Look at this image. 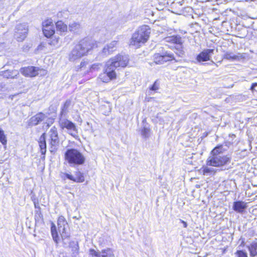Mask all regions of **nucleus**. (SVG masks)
<instances>
[{
    "label": "nucleus",
    "instance_id": "obj_13",
    "mask_svg": "<svg viewBox=\"0 0 257 257\" xmlns=\"http://www.w3.org/2000/svg\"><path fill=\"white\" fill-rule=\"evenodd\" d=\"M113 253L110 248L103 249L101 251L90 249L89 251V257H113Z\"/></svg>",
    "mask_w": 257,
    "mask_h": 257
},
{
    "label": "nucleus",
    "instance_id": "obj_3",
    "mask_svg": "<svg viewBox=\"0 0 257 257\" xmlns=\"http://www.w3.org/2000/svg\"><path fill=\"white\" fill-rule=\"evenodd\" d=\"M151 33V29L147 25L140 27L132 35L130 45L139 47L146 43L148 40Z\"/></svg>",
    "mask_w": 257,
    "mask_h": 257
},
{
    "label": "nucleus",
    "instance_id": "obj_6",
    "mask_svg": "<svg viewBox=\"0 0 257 257\" xmlns=\"http://www.w3.org/2000/svg\"><path fill=\"white\" fill-rule=\"evenodd\" d=\"M154 62L157 64H163L165 62L173 60L178 61L176 60L174 55L173 53L169 51H163L161 53H156L153 56Z\"/></svg>",
    "mask_w": 257,
    "mask_h": 257
},
{
    "label": "nucleus",
    "instance_id": "obj_31",
    "mask_svg": "<svg viewBox=\"0 0 257 257\" xmlns=\"http://www.w3.org/2000/svg\"><path fill=\"white\" fill-rule=\"evenodd\" d=\"M183 43L182 38L178 35H174L173 36L172 43L176 44L181 46Z\"/></svg>",
    "mask_w": 257,
    "mask_h": 257
},
{
    "label": "nucleus",
    "instance_id": "obj_23",
    "mask_svg": "<svg viewBox=\"0 0 257 257\" xmlns=\"http://www.w3.org/2000/svg\"><path fill=\"white\" fill-rule=\"evenodd\" d=\"M81 29V25L79 22L73 21L69 24V30L71 32L78 33Z\"/></svg>",
    "mask_w": 257,
    "mask_h": 257
},
{
    "label": "nucleus",
    "instance_id": "obj_46",
    "mask_svg": "<svg viewBox=\"0 0 257 257\" xmlns=\"http://www.w3.org/2000/svg\"><path fill=\"white\" fill-rule=\"evenodd\" d=\"M85 65V62H81L80 63V67L82 68Z\"/></svg>",
    "mask_w": 257,
    "mask_h": 257
},
{
    "label": "nucleus",
    "instance_id": "obj_48",
    "mask_svg": "<svg viewBox=\"0 0 257 257\" xmlns=\"http://www.w3.org/2000/svg\"><path fill=\"white\" fill-rule=\"evenodd\" d=\"M212 62L213 63V64H216L213 61H212Z\"/></svg>",
    "mask_w": 257,
    "mask_h": 257
},
{
    "label": "nucleus",
    "instance_id": "obj_28",
    "mask_svg": "<svg viewBox=\"0 0 257 257\" xmlns=\"http://www.w3.org/2000/svg\"><path fill=\"white\" fill-rule=\"evenodd\" d=\"M248 249L250 252V255L254 256L257 254V242H252L248 246Z\"/></svg>",
    "mask_w": 257,
    "mask_h": 257
},
{
    "label": "nucleus",
    "instance_id": "obj_7",
    "mask_svg": "<svg viewBox=\"0 0 257 257\" xmlns=\"http://www.w3.org/2000/svg\"><path fill=\"white\" fill-rule=\"evenodd\" d=\"M29 31L27 23H20L15 28L14 36L18 42H23L27 37Z\"/></svg>",
    "mask_w": 257,
    "mask_h": 257
},
{
    "label": "nucleus",
    "instance_id": "obj_33",
    "mask_svg": "<svg viewBox=\"0 0 257 257\" xmlns=\"http://www.w3.org/2000/svg\"><path fill=\"white\" fill-rule=\"evenodd\" d=\"M49 44L54 46V47H58L60 46L59 44V38L54 37L52 38L51 40H50L49 42Z\"/></svg>",
    "mask_w": 257,
    "mask_h": 257
},
{
    "label": "nucleus",
    "instance_id": "obj_8",
    "mask_svg": "<svg viewBox=\"0 0 257 257\" xmlns=\"http://www.w3.org/2000/svg\"><path fill=\"white\" fill-rule=\"evenodd\" d=\"M59 124L61 128H67L69 131V134L73 137H77V129L75 124L72 121L63 118V116H60Z\"/></svg>",
    "mask_w": 257,
    "mask_h": 257
},
{
    "label": "nucleus",
    "instance_id": "obj_14",
    "mask_svg": "<svg viewBox=\"0 0 257 257\" xmlns=\"http://www.w3.org/2000/svg\"><path fill=\"white\" fill-rule=\"evenodd\" d=\"M214 49H212L204 50L197 56L196 60L199 62L209 60L211 56L214 53Z\"/></svg>",
    "mask_w": 257,
    "mask_h": 257
},
{
    "label": "nucleus",
    "instance_id": "obj_27",
    "mask_svg": "<svg viewBox=\"0 0 257 257\" xmlns=\"http://www.w3.org/2000/svg\"><path fill=\"white\" fill-rule=\"evenodd\" d=\"M51 232L52 236L54 241L56 243H58L59 237H58V233H57V230H56V227L55 224L53 222L51 223Z\"/></svg>",
    "mask_w": 257,
    "mask_h": 257
},
{
    "label": "nucleus",
    "instance_id": "obj_42",
    "mask_svg": "<svg viewBox=\"0 0 257 257\" xmlns=\"http://www.w3.org/2000/svg\"><path fill=\"white\" fill-rule=\"evenodd\" d=\"M173 36L166 37L164 40L166 42L172 43Z\"/></svg>",
    "mask_w": 257,
    "mask_h": 257
},
{
    "label": "nucleus",
    "instance_id": "obj_11",
    "mask_svg": "<svg viewBox=\"0 0 257 257\" xmlns=\"http://www.w3.org/2000/svg\"><path fill=\"white\" fill-rule=\"evenodd\" d=\"M115 78L116 73L115 71L112 69L111 67H108L106 63L104 71L99 75V78L103 82L107 83Z\"/></svg>",
    "mask_w": 257,
    "mask_h": 257
},
{
    "label": "nucleus",
    "instance_id": "obj_43",
    "mask_svg": "<svg viewBox=\"0 0 257 257\" xmlns=\"http://www.w3.org/2000/svg\"><path fill=\"white\" fill-rule=\"evenodd\" d=\"M99 34L100 35H104V36L106 35V30L105 28H102L101 29H100L99 30Z\"/></svg>",
    "mask_w": 257,
    "mask_h": 257
},
{
    "label": "nucleus",
    "instance_id": "obj_15",
    "mask_svg": "<svg viewBox=\"0 0 257 257\" xmlns=\"http://www.w3.org/2000/svg\"><path fill=\"white\" fill-rule=\"evenodd\" d=\"M247 56L245 53H238L237 55H235L232 52H226L223 55V58L230 60L239 61L245 59Z\"/></svg>",
    "mask_w": 257,
    "mask_h": 257
},
{
    "label": "nucleus",
    "instance_id": "obj_5",
    "mask_svg": "<svg viewBox=\"0 0 257 257\" xmlns=\"http://www.w3.org/2000/svg\"><path fill=\"white\" fill-rule=\"evenodd\" d=\"M129 61V58L126 55L118 54L115 57L109 59L106 63L108 67L114 71L115 69L118 67H125L127 65Z\"/></svg>",
    "mask_w": 257,
    "mask_h": 257
},
{
    "label": "nucleus",
    "instance_id": "obj_41",
    "mask_svg": "<svg viewBox=\"0 0 257 257\" xmlns=\"http://www.w3.org/2000/svg\"><path fill=\"white\" fill-rule=\"evenodd\" d=\"M150 89L151 90L153 91L157 90L159 89V84L158 83L157 81H156L154 82V84L151 86Z\"/></svg>",
    "mask_w": 257,
    "mask_h": 257
},
{
    "label": "nucleus",
    "instance_id": "obj_39",
    "mask_svg": "<svg viewBox=\"0 0 257 257\" xmlns=\"http://www.w3.org/2000/svg\"><path fill=\"white\" fill-rule=\"evenodd\" d=\"M149 132H150L149 129H148L146 127H144L142 131V135L145 138H147L149 136Z\"/></svg>",
    "mask_w": 257,
    "mask_h": 257
},
{
    "label": "nucleus",
    "instance_id": "obj_26",
    "mask_svg": "<svg viewBox=\"0 0 257 257\" xmlns=\"http://www.w3.org/2000/svg\"><path fill=\"white\" fill-rule=\"evenodd\" d=\"M56 27L57 31L60 33H65L68 30L67 26L61 21H58L56 23Z\"/></svg>",
    "mask_w": 257,
    "mask_h": 257
},
{
    "label": "nucleus",
    "instance_id": "obj_1",
    "mask_svg": "<svg viewBox=\"0 0 257 257\" xmlns=\"http://www.w3.org/2000/svg\"><path fill=\"white\" fill-rule=\"evenodd\" d=\"M227 149L226 145H218L211 152L208 158L206 164L207 166L219 167L226 165L230 162L231 157L223 154Z\"/></svg>",
    "mask_w": 257,
    "mask_h": 257
},
{
    "label": "nucleus",
    "instance_id": "obj_2",
    "mask_svg": "<svg viewBox=\"0 0 257 257\" xmlns=\"http://www.w3.org/2000/svg\"><path fill=\"white\" fill-rule=\"evenodd\" d=\"M94 46L93 41L85 38L79 42L68 55V59L70 61H74L85 56Z\"/></svg>",
    "mask_w": 257,
    "mask_h": 257
},
{
    "label": "nucleus",
    "instance_id": "obj_44",
    "mask_svg": "<svg viewBox=\"0 0 257 257\" xmlns=\"http://www.w3.org/2000/svg\"><path fill=\"white\" fill-rule=\"evenodd\" d=\"M257 86V83H253L252 84V85L250 87V90L251 91H253L254 90L255 87Z\"/></svg>",
    "mask_w": 257,
    "mask_h": 257
},
{
    "label": "nucleus",
    "instance_id": "obj_38",
    "mask_svg": "<svg viewBox=\"0 0 257 257\" xmlns=\"http://www.w3.org/2000/svg\"><path fill=\"white\" fill-rule=\"evenodd\" d=\"M193 9L190 7H186L182 10V14L191 13L193 12Z\"/></svg>",
    "mask_w": 257,
    "mask_h": 257
},
{
    "label": "nucleus",
    "instance_id": "obj_10",
    "mask_svg": "<svg viewBox=\"0 0 257 257\" xmlns=\"http://www.w3.org/2000/svg\"><path fill=\"white\" fill-rule=\"evenodd\" d=\"M49 144L51 146V152H53L58 146L59 140L57 129L55 126H53L48 132Z\"/></svg>",
    "mask_w": 257,
    "mask_h": 257
},
{
    "label": "nucleus",
    "instance_id": "obj_36",
    "mask_svg": "<svg viewBox=\"0 0 257 257\" xmlns=\"http://www.w3.org/2000/svg\"><path fill=\"white\" fill-rule=\"evenodd\" d=\"M61 177L63 180H65L66 178H67L73 182H75V177L71 174H69L68 173H62Z\"/></svg>",
    "mask_w": 257,
    "mask_h": 257
},
{
    "label": "nucleus",
    "instance_id": "obj_47",
    "mask_svg": "<svg viewBox=\"0 0 257 257\" xmlns=\"http://www.w3.org/2000/svg\"><path fill=\"white\" fill-rule=\"evenodd\" d=\"M61 13H62L61 12H60V13L58 14V17H60V16H61Z\"/></svg>",
    "mask_w": 257,
    "mask_h": 257
},
{
    "label": "nucleus",
    "instance_id": "obj_32",
    "mask_svg": "<svg viewBox=\"0 0 257 257\" xmlns=\"http://www.w3.org/2000/svg\"><path fill=\"white\" fill-rule=\"evenodd\" d=\"M0 142L4 145L6 146L7 139L4 131L0 130Z\"/></svg>",
    "mask_w": 257,
    "mask_h": 257
},
{
    "label": "nucleus",
    "instance_id": "obj_4",
    "mask_svg": "<svg viewBox=\"0 0 257 257\" xmlns=\"http://www.w3.org/2000/svg\"><path fill=\"white\" fill-rule=\"evenodd\" d=\"M65 159L71 166L82 165L85 161L83 155L75 149H69L66 151Z\"/></svg>",
    "mask_w": 257,
    "mask_h": 257
},
{
    "label": "nucleus",
    "instance_id": "obj_34",
    "mask_svg": "<svg viewBox=\"0 0 257 257\" xmlns=\"http://www.w3.org/2000/svg\"><path fill=\"white\" fill-rule=\"evenodd\" d=\"M35 219L36 223H38L40 221H42L43 215L40 211L38 210L36 212L35 215Z\"/></svg>",
    "mask_w": 257,
    "mask_h": 257
},
{
    "label": "nucleus",
    "instance_id": "obj_40",
    "mask_svg": "<svg viewBox=\"0 0 257 257\" xmlns=\"http://www.w3.org/2000/svg\"><path fill=\"white\" fill-rule=\"evenodd\" d=\"M236 254L238 257H247V253L242 250H237Z\"/></svg>",
    "mask_w": 257,
    "mask_h": 257
},
{
    "label": "nucleus",
    "instance_id": "obj_9",
    "mask_svg": "<svg viewBox=\"0 0 257 257\" xmlns=\"http://www.w3.org/2000/svg\"><path fill=\"white\" fill-rule=\"evenodd\" d=\"M20 72L26 77H34L38 75L41 71L42 74H46V71L39 67L34 66H28L22 67L20 70Z\"/></svg>",
    "mask_w": 257,
    "mask_h": 257
},
{
    "label": "nucleus",
    "instance_id": "obj_18",
    "mask_svg": "<svg viewBox=\"0 0 257 257\" xmlns=\"http://www.w3.org/2000/svg\"><path fill=\"white\" fill-rule=\"evenodd\" d=\"M19 72L16 70L2 71L0 72V76L7 79H14L17 78Z\"/></svg>",
    "mask_w": 257,
    "mask_h": 257
},
{
    "label": "nucleus",
    "instance_id": "obj_16",
    "mask_svg": "<svg viewBox=\"0 0 257 257\" xmlns=\"http://www.w3.org/2000/svg\"><path fill=\"white\" fill-rule=\"evenodd\" d=\"M117 45L118 42L117 41H111L103 48L102 53L106 56L111 54L116 50Z\"/></svg>",
    "mask_w": 257,
    "mask_h": 257
},
{
    "label": "nucleus",
    "instance_id": "obj_22",
    "mask_svg": "<svg viewBox=\"0 0 257 257\" xmlns=\"http://www.w3.org/2000/svg\"><path fill=\"white\" fill-rule=\"evenodd\" d=\"M72 257H76L79 254V245L78 242L72 241L69 243Z\"/></svg>",
    "mask_w": 257,
    "mask_h": 257
},
{
    "label": "nucleus",
    "instance_id": "obj_29",
    "mask_svg": "<svg viewBox=\"0 0 257 257\" xmlns=\"http://www.w3.org/2000/svg\"><path fill=\"white\" fill-rule=\"evenodd\" d=\"M75 182L82 183L84 181V177L81 172L77 171L75 172Z\"/></svg>",
    "mask_w": 257,
    "mask_h": 257
},
{
    "label": "nucleus",
    "instance_id": "obj_45",
    "mask_svg": "<svg viewBox=\"0 0 257 257\" xmlns=\"http://www.w3.org/2000/svg\"><path fill=\"white\" fill-rule=\"evenodd\" d=\"M181 222L183 223V225L184 227H185V228L187 227V223L186 222H185L182 220H181Z\"/></svg>",
    "mask_w": 257,
    "mask_h": 257
},
{
    "label": "nucleus",
    "instance_id": "obj_17",
    "mask_svg": "<svg viewBox=\"0 0 257 257\" xmlns=\"http://www.w3.org/2000/svg\"><path fill=\"white\" fill-rule=\"evenodd\" d=\"M47 116L44 113L40 112L32 116L29 120V124L31 125H36L42 121L45 120Z\"/></svg>",
    "mask_w": 257,
    "mask_h": 257
},
{
    "label": "nucleus",
    "instance_id": "obj_24",
    "mask_svg": "<svg viewBox=\"0 0 257 257\" xmlns=\"http://www.w3.org/2000/svg\"><path fill=\"white\" fill-rule=\"evenodd\" d=\"M71 104L70 99L67 100L63 105L60 112V116H65L69 112V108Z\"/></svg>",
    "mask_w": 257,
    "mask_h": 257
},
{
    "label": "nucleus",
    "instance_id": "obj_30",
    "mask_svg": "<svg viewBox=\"0 0 257 257\" xmlns=\"http://www.w3.org/2000/svg\"><path fill=\"white\" fill-rule=\"evenodd\" d=\"M58 227H61L64 226H67L68 224L65 220V218L63 216H60L59 217L57 222Z\"/></svg>",
    "mask_w": 257,
    "mask_h": 257
},
{
    "label": "nucleus",
    "instance_id": "obj_19",
    "mask_svg": "<svg viewBox=\"0 0 257 257\" xmlns=\"http://www.w3.org/2000/svg\"><path fill=\"white\" fill-rule=\"evenodd\" d=\"M247 207L246 203L243 201H235L233 202V209L236 212L241 213Z\"/></svg>",
    "mask_w": 257,
    "mask_h": 257
},
{
    "label": "nucleus",
    "instance_id": "obj_21",
    "mask_svg": "<svg viewBox=\"0 0 257 257\" xmlns=\"http://www.w3.org/2000/svg\"><path fill=\"white\" fill-rule=\"evenodd\" d=\"M39 144L42 155H45L46 152V142L45 133H43L40 137Z\"/></svg>",
    "mask_w": 257,
    "mask_h": 257
},
{
    "label": "nucleus",
    "instance_id": "obj_25",
    "mask_svg": "<svg viewBox=\"0 0 257 257\" xmlns=\"http://www.w3.org/2000/svg\"><path fill=\"white\" fill-rule=\"evenodd\" d=\"M200 172L204 175L211 176L215 173V170L208 166H203L200 170Z\"/></svg>",
    "mask_w": 257,
    "mask_h": 257
},
{
    "label": "nucleus",
    "instance_id": "obj_35",
    "mask_svg": "<svg viewBox=\"0 0 257 257\" xmlns=\"http://www.w3.org/2000/svg\"><path fill=\"white\" fill-rule=\"evenodd\" d=\"M175 50L176 51H175V53L176 55L180 57H182L184 55V51L180 45H179V47L175 48Z\"/></svg>",
    "mask_w": 257,
    "mask_h": 257
},
{
    "label": "nucleus",
    "instance_id": "obj_37",
    "mask_svg": "<svg viewBox=\"0 0 257 257\" xmlns=\"http://www.w3.org/2000/svg\"><path fill=\"white\" fill-rule=\"evenodd\" d=\"M102 67L101 63H97L92 64L90 67V70H98Z\"/></svg>",
    "mask_w": 257,
    "mask_h": 257
},
{
    "label": "nucleus",
    "instance_id": "obj_12",
    "mask_svg": "<svg viewBox=\"0 0 257 257\" xmlns=\"http://www.w3.org/2000/svg\"><path fill=\"white\" fill-rule=\"evenodd\" d=\"M43 32L45 37H51L55 33L54 27L52 20H47L42 23Z\"/></svg>",
    "mask_w": 257,
    "mask_h": 257
},
{
    "label": "nucleus",
    "instance_id": "obj_20",
    "mask_svg": "<svg viewBox=\"0 0 257 257\" xmlns=\"http://www.w3.org/2000/svg\"><path fill=\"white\" fill-rule=\"evenodd\" d=\"M67 226H64L58 228V230L61 234L62 239L63 240V243L64 245H67V242L65 241L70 236V233L67 231Z\"/></svg>",
    "mask_w": 257,
    "mask_h": 257
}]
</instances>
